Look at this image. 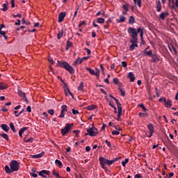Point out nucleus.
I'll return each mask as SVG.
<instances>
[{
    "label": "nucleus",
    "mask_w": 178,
    "mask_h": 178,
    "mask_svg": "<svg viewBox=\"0 0 178 178\" xmlns=\"http://www.w3.org/2000/svg\"><path fill=\"white\" fill-rule=\"evenodd\" d=\"M0 137L4 138V140H6V141H9V136H8L6 134H0Z\"/></svg>",
    "instance_id": "nucleus-24"
},
{
    "label": "nucleus",
    "mask_w": 178,
    "mask_h": 178,
    "mask_svg": "<svg viewBox=\"0 0 178 178\" xmlns=\"http://www.w3.org/2000/svg\"><path fill=\"white\" fill-rule=\"evenodd\" d=\"M118 90H119V91H120L121 95H122V97H124V95H125V94H126V92H125L124 90H123V89H122V88H119Z\"/></svg>",
    "instance_id": "nucleus-43"
},
{
    "label": "nucleus",
    "mask_w": 178,
    "mask_h": 178,
    "mask_svg": "<svg viewBox=\"0 0 178 178\" xmlns=\"http://www.w3.org/2000/svg\"><path fill=\"white\" fill-rule=\"evenodd\" d=\"M122 8L125 12H129V4H124Z\"/></svg>",
    "instance_id": "nucleus-37"
},
{
    "label": "nucleus",
    "mask_w": 178,
    "mask_h": 178,
    "mask_svg": "<svg viewBox=\"0 0 178 178\" xmlns=\"http://www.w3.org/2000/svg\"><path fill=\"white\" fill-rule=\"evenodd\" d=\"M8 89V85H2V83L0 82V90H6Z\"/></svg>",
    "instance_id": "nucleus-36"
},
{
    "label": "nucleus",
    "mask_w": 178,
    "mask_h": 178,
    "mask_svg": "<svg viewBox=\"0 0 178 178\" xmlns=\"http://www.w3.org/2000/svg\"><path fill=\"white\" fill-rule=\"evenodd\" d=\"M37 173L39 175V176H41L43 178H47V177L44 175V173L42 172V171H40V172H37Z\"/></svg>",
    "instance_id": "nucleus-52"
},
{
    "label": "nucleus",
    "mask_w": 178,
    "mask_h": 178,
    "mask_svg": "<svg viewBox=\"0 0 178 178\" xmlns=\"http://www.w3.org/2000/svg\"><path fill=\"white\" fill-rule=\"evenodd\" d=\"M48 61L49 62V63H51V65H54L55 64V61H54V59L51 57L48 58Z\"/></svg>",
    "instance_id": "nucleus-48"
},
{
    "label": "nucleus",
    "mask_w": 178,
    "mask_h": 178,
    "mask_svg": "<svg viewBox=\"0 0 178 178\" xmlns=\"http://www.w3.org/2000/svg\"><path fill=\"white\" fill-rule=\"evenodd\" d=\"M87 134H85V136H90V137H95L98 134V129L95 127H90L86 130Z\"/></svg>",
    "instance_id": "nucleus-4"
},
{
    "label": "nucleus",
    "mask_w": 178,
    "mask_h": 178,
    "mask_svg": "<svg viewBox=\"0 0 178 178\" xmlns=\"http://www.w3.org/2000/svg\"><path fill=\"white\" fill-rule=\"evenodd\" d=\"M53 175L54 176H56V177L57 178H60V175H59V173L58 172H56V171H55V170L53 171Z\"/></svg>",
    "instance_id": "nucleus-45"
},
{
    "label": "nucleus",
    "mask_w": 178,
    "mask_h": 178,
    "mask_svg": "<svg viewBox=\"0 0 178 178\" xmlns=\"http://www.w3.org/2000/svg\"><path fill=\"white\" fill-rule=\"evenodd\" d=\"M169 6L176 12V6H175V0H168Z\"/></svg>",
    "instance_id": "nucleus-15"
},
{
    "label": "nucleus",
    "mask_w": 178,
    "mask_h": 178,
    "mask_svg": "<svg viewBox=\"0 0 178 178\" xmlns=\"http://www.w3.org/2000/svg\"><path fill=\"white\" fill-rule=\"evenodd\" d=\"M167 16H169V13L168 12L161 13L159 15V19H161V20H164L165 17H166Z\"/></svg>",
    "instance_id": "nucleus-16"
},
{
    "label": "nucleus",
    "mask_w": 178,
    "mask_h": 178,
    "mask_svg": "<svg viewBox=\"0 0 178 178\" xmlns=\"http://www.w3.org/2000/svg\"><path fill=\"white\" fill-rule=\"evenodd\" d=\"M73 115H79V111L74 110V108L72 109Z\"/></svg>",
    "instance_id": "nucleus-59"
},
{
    "label": "nucleus",
    "mask_w": 178,
    "mask_h": 178,
    "mask_svg": "<svg viewBox=\"0 0 178 178\" xmlns=\"http://www.w3.org/2000/svg\"><path fill=\"white\" fill-rule=\"evenodd\" d=\"M66 17V13L65 12H61L58 15V23H61V22H63V19Z\"/></svg>",
    "instance_id": "nucleus-12"
},
{
    "label": "nucleus",
    "mask_w": 178,
    "mask_h": 178,
    "mask_svg": "<svg viewBox=\"0 0 178 178\" xmlns=\"http://www.w3.org/2000/svg\"><path fill=\"white\" fill-rule=\"evenodd\" d=\"M73 126H74V124L73 123L72 124L67 123L64 129H61L62 135L66 136V134H69V131L73 127Z\"/></svg>",
    "instance_id": "nucleus-5"
},
{
    "label": "nucleus",
    "mask_w": 178,
    "mask_h": 178,
    "mask_svg": "<svg viewBox=\"0 0 178 178\" xmlns=\"http://www.w3.org/2000/svg\"><path fill=\"white\" fill-rule=\"evenodd\" d=\"M5 170L6 173L7 174L13 173V171H12V168H10L8 165L5 166Z\"/></svg>",
    "instance_id": "nucleus-26"
},
{
    "label": "nucleus",
    "mask_w": 178,
    "mask_h": 178,
    "mask_svg": "<svg viewBox=\"0 0 178 178\" xmlns=\"http://www.w3.org/2000/svg\"><path fill=\"white\" fill-rule=\"evenodd\" d=\"M150 58H152L153 63H158L160 60L159 56L156 53H154Z\"/></svg>",
    "instance_id": "nucleus-10"
},
{
    "label": "nucleus",
    "mask_w": 178,
    "mask_h": 178,
    "mask_svg": "<svg viewBox=\"0 0 178 178\" xmlns=\"http://www.w3.org/2000/svg\"><path fill=\"white\" fill-rule=\"evenodd\" d=\"M105 143H106L107 146L109 147V148L112 147V145L111 144V142H109L108 140H106Z\"/></svg>",
    "instance_id": "nucleus-58"
},
{
    "label": "nucleus",
    "mask_w": 178,
    "mask_h": 178,
    "mask_svg": "<svg viewBox=\"0 0 178 178\" xmlns=\"http://www.w3.org/2000/svg\"><path fill=\"white\" fill-rule=\"evenodd\" d=\"M127 33L128 34H130L131 37V39H130V40H138V34H137V29H136V28H128Z\"/></svg>",
    "instance_id": "nucleus-2"
},
{
    "label": "nucleus",
    "mask_w": 178,
    "mask_h": 178,
    "mask_svg": "<svg viewBox=\"0 0 178 178\" xmlns=\"http://www.w3.org/2000/svg\"><path fill=\"white\" fill-rule=\"evenodd\" d=\"M141 177H143V176H141V175L140 174H136L134 177V178H141Z\"/></svg>",
    "instance_id": "nucleus-64"
},
{
    "label": "nucleus",
    "mask_w": 178,
    "mask_h": 178,
    "mask_svg": "<svg viewBox=\"0 0 178 178\" xmlns=\"http://www.w3.org/2000/svg\"><path fill=\"white\" fill-rule=\"evenodd\" d=\"M48 113L49 114V115H51V116H53V115H54V113H55V111L54 110V109H50V110H48Z\"/></svg>",
    "instance_id": "nucleus-51"
},
{
    "label": "nucleus",
    "mask_w": 178,
    "mask_h": 178,
    "mask_svg": "<svg viewBox=\"0 0 178 178\" xmlns=\"http://www.w3.org/2000/svg\"><path fill=\"white\" fill-rule=\"evenodd\" d=\"M42 172H43V175H47V176H49V175L51 174V172L45 170H42Z\"/></svg>",
    "instance_id": "nucleus-53"
},
{
    "label": "nucleus",
    "mask_w": 178,
    "mask_h": 178,
    "mask_svg": "<svg viewBox=\"0 0 178 178\" xmlns=\"http://www.w3.org/2000/svg\"><path fill=\"white\" fill-rule=\"evenodd\" d=\"M86 69L92 74V76H94L95 74V71L90 67H86Z\"/></svg>",
    "instance_id": "nucleus-32"
},
{
    "label": "nucleus",
    "mask_w": 178,
    "mask_h": 178,
    "mask_svg": "<svg viewBox=\"0 0 178 178\" xmlns=\"http://www.w3.org/2000/svg\"><path fill=\"white\" fill-rule=\"evenodd\" d=\"M61 111H63L64 112H67V106L65 104L61 106Z\"/></svg>",
    "instance_id": "nucleus-44"
},
{
    "label": "nucleus",
    "mask_w": 178,
    "mask_h": 178,
    "mask_svg": "<svg viewBox=\"0 0 178 178\" xmlns=\"http://www.w3.org/2000/svg\"><path fill=\"white\" fill-rule=\"evenodd\" d=\"M79 63H80V58H78L74 60L73 66H77Z\"/></svg>",
    "instance_id": "nucleus-38"
},
{
    "label": "nucleus",
    "mask_w": 178,
    "mask_h": 178,
    "mask_svg": "<svg viewBox=\"0 0 178 178\" xmlns=\"http://www.w3.org/2000/svg\"><path fill=\"white\" fill-rule=\"evenodd\" d=\"M114 101H115V103H116V104H117V108H118V109L122 108V104H121L120 102H119V99H118L117 98H114Z\"/></svg>",
    "instance_id": "nucleus-28"
},
{
    "label": "nucleus",
    "mask_w": 178,
    "mask_h": 178,
    "mask_svg": "<svg viewBox=\"0 0 178 178\" xmlns=\"http://www.w3.org/2000/svg\"><path fill=\"white\" fill-rule=\"evenodd\" d=\"M26 130H29V127H24L23 128H22V129L19 130V132L24 134Z\"/></svg>",
    "instance_id": "nucleus-46"
},
{
    "label": "nucleus",
    "mask_w": 178,
    "mask_h": 178,
    "mask_svg": "<svg viewBox=\"0 0 178 178\" xmlns=\"http://www.w3.org/2000/svg\"><path fill=\"white\" fill-rule=\"evenodd\" d=\"M118 118H117V120L119 122V120H120V118L122 116V111H123V108H118Z\"/></svg>",
    "instance_id": "nucleus-22"
},
{
    "label": "nucleus",
    "mask_w": 178,
    "mask_h": 178,
    "mask_svg": "<svg viewBox=\"0 0 178 178\" xmlns=\"http://www.w3.org/2000/svg\"><path fill=\"white\" fill-rule=\"evenodd\" d=\"M65 112H66V111H63V110H61L60 114L58 116V118H65Z\"/></svg>",
    "instance_id": "nucleus-47"
},
{
    "label": "nucleus",
    "mask_w": 178,
    "mask_h": 178,
    "mask_svg": "<svg viewBox=\"0 0 178 178\" xmlns=\"http://www.w3.org/2000/svg\"><path fill=\"white\" fill-rule=\"evenodd\" d=\"M125 21H126V17L123 15H120V19H116L117 23H124Z\"/></svg>",
    "instance_id": "nucleus-17"
},
{
    "label": "nucleus",
    "mask_w": 178,
    "mask_h": 178,
    "mask_svg": "<svg viewBox=\"0 0 178 178\" xmlns=\"http://www.w3.org/2000/svg\"><path fill=\"white\" fill-rule=\"evenodd\" d=\"M140 54H143V56H149V58H151L153 55L152 50L147 51V49L142 51Z\"/></svg>",
    "instance_id": "nucleus-9"
},
{
    "label": "nucleus",
    "mask_w": 178,
    "mask_h": 178,
    "mask_svg": "<svg viewBox=\"0 0 178 178\" xmlns=\"http://www.w3.org/2000/svg\"><path fill=\"white\" fill-rule=\"evenodd\" d=\"M24 143H33V141H34V138H30L29 139L24 138Z\"/></svg>",
    "instance_id": "nucleus-42"
},
{
    "label": "nucleus",
    "mask_w": 178,
    "mask_h": 178,
    "mask_svg": "<svg viewBox=\"0 0 178 178\" xmlns=\"http://www.w3.org/2000/svg\"><path fill=\"white\" fill-rule=\"evenodd\" d=\"M88 59H90V56L83 57L81 58H79V65H81L84 60H87Z\"/></svg>",
    "instance_id": "nucleus-29"
},
{
    "label": "nucleus",
    "mask_w": 178,
    "mask_h": 178,
    "mask_svg": "<svg viewBox=\"0 0 178 178\" xmlns=\"http://www.w3.org/2000/svg\"><path fill=\"white\" fill-rule=\"evenodd\" d=\"M17 94L20 98H22L23 101L26 102V104H29V100L27 99V97H26V93L22 92V90L18 89Z\"/></svg>",
    "instance_id": "nucleus-6"
},
{
    "label": "nucleus",
    "mask_w": 178,
    "mask_h": 178,
    "mask_svg": "<svg viewBox=\"0 0 178 178\" xmlns=\"http://www.w3.org/2000/svg\"><path fill=\"white\" fill-rule=\"evenodd\" d=\"M127 163H129V159H125L124 161H122V165L124 168L126 167Z\"/></svg>",
    "instance_id": "nucleus-40"
},
{
    "label": "nucleus",
    "mask_w": 178,
    "mask_h": 178,
    "mask_svg": "<svg viewBox=\"0 0 178 178\" xmlns=\"http://www.w3.org/2000/svg\"><path fill=\"white\" fill-rule=\"evenodd\" d=\"M97 23H99V24H104V23H105V19L99 17L97 18Z\"/></svg>",
    "instance_id": "nucleus-27"
},
{
    "label": "nucleus",
    "mask_w": 178,
    "mask_h": 178,
    "mask_svg": "<svg viewBox=\"0 0 178 178\" xmlns=\"http://www.w3.org/2000/svg\"><path fill=\"white\" fill-rule=\"evenodd\" d=\"M138 106H139V108H141L143 112H147V111H148V109H147V108H145V106H144L143 104H139Z\"/></svg>",
    "instance_id": "nucleus-33"
},
{
    "label": "nucleus",
    "mask_w": 178,
    "mask_h": 178,
    "mask_svg": "<svg viewBox=\"0 0 178 178\" xmlns=\"http://www.w3.org/2000/svg\"><path fill=\"white\" fill-rule=\"evenodd\" d=\"M2 8H1V10H2L3 12H6V10H8V3H3V4L2 5Z\"/></svg>",
    "instance_id": "nucleus-34"
},
{
    "label": "nucleus",
    "mask_w": 178,
    "mask_h": 178,
    "mask_svg": "<svg viewBox=\"0 0 178 178\" xmlns=\"http://www.w3.org/2000/svg\"><path fill=\"white\" fill-rule=\"evenodd\" d=\"M86 109H88V111H94V109H98V106L97 105L91 104L88 106Z\"/></svg>",
    "instance_id": "nucleus-20"
},
{
    "label": "nucleus",
    "mask_w": 178,
    "mask_h": 178,
    "mask_svg": "<svg viewBox=\"0 0 178 178\" xmlns=\"http://www.w3.org/2000/svg\"><path fill=\"white\" fill-rule=\"evenodd\" d=\"M57 62L60 67L65 69V70L68 71L70 74H74V68L69 65L67 62L59 60H58Z\"/></svg>",
    "instance_id": "nucleus-1"
},
{
    "label": "nucleus",
    "mask_w": 178,
    "mask_h": 178,
    "mask_svg": "<svg viewBox=\"0 0 178 178\" xmlns=\"http://www.w3.org/2000/svg\"><path fill=\"white\" fill-rule=\"evenodd\" d=\"M131 44L129 46V51H134L135 48L138 47V40H129Z\"/></svg>",
    "instance_id": "nucleus-8"
},
{
    "label": "nucleus",
    "mask_w": 178,
    "mask_h": 178,
    "mask_svg": "<svg viewBox=\"0 0 178 178\" xmlns=\"http://www.w3.org/2000/svg\"><path fill=\"white\" fill-rule=\"evenodd\" d=\"M112 134L113 136H119V134H120V132L119 131H112Z\"/></svg>",
    "instance_id": "nucleus-54"
},
{
    "label": "nucleus",
    "mask_w": 178,
    "mask_h": 178,
    "mask_svg": "<svg viewBox=\"0 0 178 178\" xmlns=\"http://www.w3.org/2000/svg\"><path fill=\"white\" fill-rule=\"evenodd\" d=\"M135 5H138L139 8H141V0H134Z\"/></svg>",
    "instance_id": "nucleus-35"
},
{
    "label": "nucleus",
    "mask_w": 178,
    "mask_h": 178,
    "mask_svg": "<svg viewBox=\"0 0 178 178\" xmlns=\"http://www.w3.org/2000/svg\"><path fill=\"white\" fill-rule=\"evenodd\" d=\"M62 37H63V29H62L61 31H60L58 32L57 38H58V40H60V38H62Z\"/></svg>",
    "instance_id": "nucleus-30"
},
{
    "label": "nucleus",
    "mask_w": 178,
    "mask_h": 178,
    "mask_svg": "<svg viewBox=\"0 0 178 178\" xmlns=\"http://www.w3.org/2000/svg\"><path fill=\"white\" fill-rule=\"evenodd\" d=\"M85 51H86L88 55H91V50L88 48H85Z\"/></svg>",
    "instance_id": "nucleus-62"
},
{
    "label": "nucleus",
    "mask_w": 178,
    "mask_h": 178,
    "mask_svg": "<svg viewBox=\"0 0 178 178\" xmlns=\"http://www.w3.org/2000/svg\"><path fill=\"white\" fill-rule=\"evenodd\" d=\"M10 127L12 130V131H13V133H16V129L15 128V124H13V122H10Z\"/></svg>",
    "instance_id": "nucleus-31"
},
{
    "label": "nucleus",
    "mask_w": 178,
    "mask_h": 178,
    "mask_svg": "<svg viewBox=\"0 0 178 178\" xmlns=\"http://www.w3.org/2000/svg\"><path fill=\"white\" fill-rule=\"evenodd\" d=\"M156 12H161L162 10V4L161 0H158L156 3Z\"/></svg>",
    "instance_id": "nucleus-11"
},
{
    "label": "nucleus",
    "mask_w": 178,
    "mask_h": 178,
    "mask_svg": "<svg viewBox=\"0 0 178 178\" xmlns=\"http://www.w3.org/2000/svg\"><path fill=\"white\" fill-rule=\"evenodd\" d=\"M100 15H105V12L99 11V12L97 13L96 16H99Z\"/></svg>",
    "instance_id": "nucleus-61"
},
{
    "label": "nucleus",
    "mask_w": 178,
    "mask_h": 178,
    "mask_svg": "<svg viewBox=\"0 0 178 178\" xmlns=\"http://www.w3.org/2000/svg\"><path fill=\"white\" fill-rule=\"evenodd\" d=\"M55 163H56V165H58L60 168H62V161H59V160H58V159H56V161H55Z\"/></svg>",
    "instance_id": "nucleus-39"
},
{
    "label": "nucleus",
    "mask_w": 178,
    "mask_h": 178,
    "mask_svg": "<svg viewBox=\"0 0 178 178\" xmlns=\"http://www.w3.org/2000/svg\"><path fill=\"white\" fill-rule=\"evenodd\" d=\"M99 70L97 69L96 72H95L94 76H97V77H99Z\"/></svg>",
    "instance_id": "nucleus-56"
},
{
    "label": "nucleus",
    "mask_w": 178,
    "mask_h": 178,
    "mask_svg": "<svg viewBox=\"0 0 178 178\" xmlns=\"http://www.w3.org/2000/svg\"><path fill=\"white\" fill-rule=\"evenodd\" d=\"M99 161L100 163H103L104 165L105 164L107 165V163H108V159H106L104 157H99Z\"/></svg>",
    "instance_id": "nucleus-21"
},
{
    "label": "nucleus",
    "mask_w": 178,
    "mask_h": 178,
    "mask_svg": "<svg viewBox=\"0 0 178 178\" xmlns=\"http://www.w3.org/2000/svg\"><path fill=\"white\" fill-rule=\"evenodd\" d=\"M66 44H67V46H68L70 48L73 47V42H70V40H67Z\"/></svg>",
    "instance_id": "nucleus-50"
},
{
    "label": "nucleus",
    "mask_w": 178,
    "mask_h": 178,
    "mask_svg": "<svg viewBox=\"0 0 178 178\" xmlns=\"http://www.w3.org/2000/svg\"><path fill=\"white\" fill-rule=\"evenodd\" d=\"M11 8H15V0L10 1Z\"/></svg>",
    "instance_id": "nucleus-63"
},
{
    "label": "nucleus",
    "mask_w": 178,
    "mask_h": 178,
    "mask_svg": "<svg viewBox=\"0 0 178 178\" xmlns=\"http://www.w3.org/2000/svg\"><path fill=\"white\" fill-rule=\"evenodd\" d=\"M148 116V113H139V117L140 118H145V116Z\"/></svg>",
    "instance_id": "nucleus-49"
},
{
    "label": "nucleus",
    "mask_w": 178,
    "mask_h": 178,
    "mask_svg": "<svg viewBox=\"0 0 178 178\" xmlns=\"http://www.w3.org/2000/svg\"><path fill=\"white\" fill-rule=\"evenodd\" d=\"M84 90V82L81 81L79 86L78 87V91H83Z\"/></svg>",
    "instance_id": "nucleus-25"
},
{
    "label": "nucleus",
    "mask_w": 178,
    "mask_h": 178,
    "mask_svg": "<svg viewBox=\"0 0 178 178\" xmlns=\"http://www.w3.org/2000/svg\"><path fill=\"white\" fill-rule=\"evenodd\" d=\"M128 77L131 83H133L134 80H136V76H134V74H133V72H129L128 74Z\"/></svg>",
    "instance_id": "nucleus-18"
},
{
    "label": "nucleus",
    "mask_w": 178,
    "mask_h": 178,
    "mask_svg": "<svg viewBox=\"0 0 178 178\" xmlns=\"http://www.w3.org/2000/svg\"><path fill=\"white\" fill-rule=\"evenodd\" d=\"M147 129L149 131V135L147 136L148 138H151L154 134V133L155 132V129L154 128V125L151 123H149L147 125Z\"/></svg>",
    "instance_id": "nucleus-7"
},
{
    "label": "nucleus",
    "mask_w": 178,
    "mask_h": 178,
    "mask_svg": "<svg viewBox=\"0 0 178 178\" xmlns=\"http://www.w3.org/2000/svg\"><path fill=\"white\" fill-rule=\"evenodd\" d=\"M113 83H114V84H116V85L119 84V79L118 78H114L113 79Z\"/></svg>",
    "instance_id": "nucleus-55"
},
{
    "label": "nucleus",
    "mask_w": 178,
    "mask_h": 178,
    "mask_svg": "<svg viewBox=\"0 0 178 178\" xmlns=\"http://www.w3.org/2000/svg\"><path fill=\"white\" fill-rule=\"evenodd\" d=\"M30 175L32 176V177H38V175H37L35 172H31Z\"/></svg>",
    "instance_id": "nucleus-60"
},
{
    "label": "nucleus",
    "mask_w": 178,
    "mask_h": 178,
    "mask_svg": "<svg viewBox=\"0 0 178 178\" xmlns=\"http://www.w3.org/2000/svg\"><path fill=\"white\" fill-rule=\"evenodd\" d=\"M137 34H138L140 33V34H141V33H144V31H143V29L141 28H138L137 31H136Z\"/></svg>",
    "instance_id": "nucleus-57"
},
{
    "label": "nucleus",
    "mask_w": 178,
    "mask_h": 178,
    "mask_svg": "<svg viewBox=\"0 0 178 178\" xmlns=\"http://www.w3.org/2000/svg\"><path fill=\"white\" fill-rule=\"evenodd\" d=\"M22 24H26V26H30V22L25 20L24 18L22 19Z\"/></svg>",
    "instance_id": "nucleus-41"
},
{
    "label": "nucleus",
    "mask_w": 178,
    "mask_h": 178,
    "mask_svg": "<svg viewBox=\"0 0 178 178\" xmlns=\"http://www.w3.org/2000/svg\"><path fill=\"white\" fill-rule=\"evenodd\" d=\"M129 24H134L136 23V19L134 16H130L129 19Z\"/></svg>",
    "instance_id": "nucleus-23"
},
{
    "label": "nucleus",
    "mask_w": 178,
    "mask_h": 178,
    "mask_svg": "<svg viewBox=\"0 0 178 178\" xmlns=\"http://www.w3.org/2000/svg\"><path fill=\"white\" fill-rule=\"evenodd\" d=\"M1 127L2 130H3L4 131H6V132L9 131V130L10 129V128H9V126H8V124H2L1 125Z\"/></svg>",
    "instance_id": "nucleus-19"
},
{
    "label": "nucleus",
    "mask_w": 178,
    "mask_h": 178,
    "mask_svg": "<svg viewBox=\"0 0 178 178\" xmlns=\"http://www.w3.org/2000/svg\"><path fill=\"white\" fill-rule=\"evenodd\" d=\"M10 168L12 170V172H17L20 168V164L17 161L13 160L10 163Z\"/></svg>",
    "instance_id": "nucleus-3"
},
{
    "label": "nucleus",
    "mask_w": 178,
    "mask_h": 178,
    "mask_svg": "<svg viewBox=\"0 0 178 178\" xmlns=\"http://www.w3.org/2000/svg\"><path fill=\"white\" fill-rule=\"evenodd\" d=\"M45 152H42L41 153L38 154H35V155H31V158H33V159H38L39 158H42L44 156V154Z\"/></svg>",
    "instance_id": "nucleus-13"
},
{
    "label": "nucleus",
    "mask_w": 178,
    "mask_h": 178,
    "mask_svg": "<svg viewBox=\"0 0 178 178\" xmlns=\"http://www.w3.org/2000/svg\"><path fill=\"white\" fill-rule=\"evenodd\" d=\"M164 104L166 108H170V106H172V101L170 99H164Z\"/></svg>",
    "instance_id": "nucleus-14"
}]
</instances>
